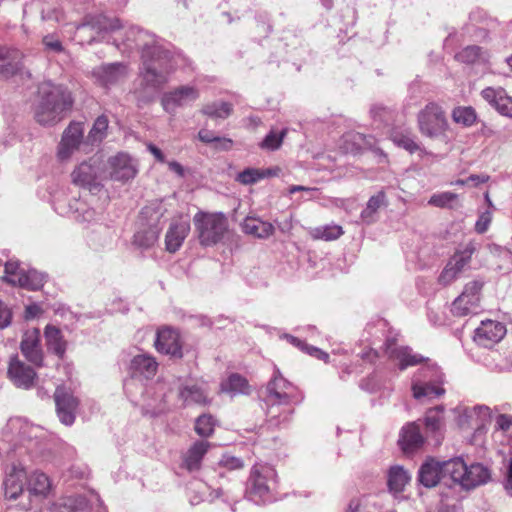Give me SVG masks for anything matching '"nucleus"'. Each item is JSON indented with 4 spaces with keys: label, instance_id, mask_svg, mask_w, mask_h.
<instances>
[{
    "label": "nucleus",
    "instance_id": "obj_1",
    "mask_svg": "<svg viewBox=\"0 0 512 512\" xmlns=\"http://www.w3.org/2000/svg\"><path fill=\"white\" fill-rule=\"evenodd\" d=\"M123 45L126 49L135 48L141 51L140 78L146 90L155 93L168 82L169 75L175 68L174 59L154 35L130 26L125 32Z\"/></svg>",
    "mask_w": 512,
    "mask_h": 512
},
{
    "label": "nucleus",
    "instance_id": "obj_55",
    "mask_svg": "<svg viewBox=\"0 0 512 512\" xmlns=\"http://www.w3.org/2000/svg\"><path fill=\"white\" fill-rule=\"evenodd\" d=\"M459 274L460 272L456 270V268L453 267L450 263H448L439 276V282L443 285H448L453 280H455Z\"/></svg>",
    "mask_w": 512,
    "mask_h": 512
},
{
    "label": "nucleus",
    "instance_id": "obj_18",
    "mask_svg": "<svg viewBox=\"0 0 512 512\" xmlns=\"http://www.w3.org/2000/svg\"><path fill=\"white\" fill-rule=\"evenodd\" d=\"M449 478L446 472V461L439 462L435 459L425 461L418 472V479L422 485L431 488L435 487L441 479Z\"/></svg>",
    "mask_w": 512,
    "mask_h": 512
},
{
    "label": "nucleus",
    "instance_id": "obj_59",
    "mask_svg": "<svg viewBox=\"0 0 512 512\" xmlns=\"http://www.w3.org/2000/svg\"><path fill=\"white\" fill-rule=\"evenodd\" d=\"M346 512H369L366 501L364 499H352L348 505Z\"/></svg>",
    "mask_w": 512,
    "mask_h": 512
},
{
    "label": "nucleus",
    "instance_id": "obj_3",
    "mask_svg": "<svg viewBox=\"0 0 512 512\" xmlns=\"http://www.w3.org/2000/svg\"><path fill=\"white\" fill-rule=\"evenodd\" d=\"M193 224L199 243L204 247L218 244L228 233V219L220 212L199 211L193 216Z\"/></svg>",
    "mask_w": 512,
    "mask_h": 512
},
{
    "label": "nucleus",
    "instance_id": "obj_8",
    "mask_svg": "<svg viewBox=\"0 0 512 512\" xmlns=\"http://www.w3.org/2000/svg\"><path fill=\"white\" fill-rule=\"evenodd\" d=\"M200 97L195 86L181 85L165 92L161 97V105L169 114H175L178 108L191 105Z\"/></svg>",
    "mask_w": 512,
    "mask_h": 512
},
{
    "label": "nucleus",
    "instance_id": "obj_23",
    "mask_svg": "<svg viewBox=\"0 0 512 512\" xmlns=\"http://www.w3.org/2000/svg\"><path fill=\"white\" fill-rule=\"evenodd\" d=\"M481 95L501 115L512 118V97L503 88L487 87L482 90Z\"/></svg>",
    "mask_w": 512,
    "mask_h": 512
},
{
    "label": "nucleus",
    "instance_id": "obj_33",
    "mask_svg": "<svg viewBox=\"0 0 512 512\" xmlns=\"http://www.w3.org/2000/svg\"><path fill=\"white\" fill-rule=\"evenodd\" d=\"M159 235L160 232L157 229L153 230L139 223V227L133 237V244L140 249H150L157 243Z\"/></svg>",
    "mask_w": 512,
    "mask_h": 512
},
{
    "label": "nucleus",
    "instance_id": "obj_22",
    "mask_svg": "<svg viewBox=\"0 0 512 512\" xmlns=\"http://www.w3.org/2000/svg\"><path fill=\"white\" fill-rule=\"evenodd\" d=\"M386 353L391 360L397 361L400 370L415 366L424 361V357L415 354L409 347H397L394 341H388Z\"/></svg>",
    "mask_w": 512,
    "mask_h": 512
},
{
    "label": "nucleus",
    "instance_id": "obj_12",
    "mask_svg": "<svg viewBox=\"0 0 512 512\" xmlns=\"http://www.w3.org/2000/svg\"><path fill=\"white\" fill-rule=\"evenodd\" d=\"M129 369L133 378L125 382L124 388L126 393L132 396V387L136 386L137 384L135 378H152L153 376H155L157 372L158 363L156 362L154 357L148 354H139L132 358Z\"/></svg>",
    "mask_w": 512,
    "mask_h": 512
},
{
    "label": "nucleus",
    "instance_id": "obj_32",
    "mask_svg": "<svg viewBox=\"0 0 512 512\" xmlns=\"http://www.w3.org/2000/svg\"><path fill=\"white\" fill-rule=\"evenodd\" d=\"M89 505V500L84 496H67L53 504L52 512H82Z\"/></svg>",
    "mask_w": 512,
    "mask_h": 512
},
{
    "label": "nucleus",
    "instance_id": "obj_30",
    "mask_svg": "<svg viewBox=\"0 0 512 512\" xmlns=\"http://www.w3.org/2000/svg\"><path fill=\"white\" fill-rule=\"evenodd\" d=\"M411 390L413 397L416 400L433 399L443 395L445 392V390L437 384L431 382H422L420 377L413 379Z\"/></svg>",
    "mask_w": 512,
    "mask_h": 512
},
{
    "label": "nucleus",
    "instance_id": "obj_51",
    "mask_svg": "<svg viewBox=\"0 0 512 512\" xmlns=\"http://www.w3.org/2000/svg\"><path fill=\"white\" fill-rule=\"evenodd\" d=\"M289 339L293 345L298 346L301 350L306 351L309 355L327 362L329 355L326 352L320 350L319 348L308 346L307 344L303 343L301 340L293 336L289 337Z\"/></svg>",
    "mask_w": 512,
    "mask_h": 512
},
{
    "label": "nucleus",
    "instance_id": "obj_7",
    "mask_svg": "<svg viewBox=\"0 0 512 512\" xmlns=\"http://www.w3.org/2000/svg\"><path fill=\"white\" fill-rule=\"evenodd\" d=\"M84 127L80 122H72L64 130L61 141L57 148V157L60 161H68L78 150L88 152L87 147L90 146L87 143V139L83 140Z\"/></svg>",
    "mask_w": 512,
    "mask_h": 512
},
{
    "label": "nucleus",
    "instance_id": "obj_58",
    "mask_svg": "<svg viewBox=\"0 0 512 512\" xmlns=\"http://www.w3.org/2000/svg\"><path fill=\"white\" fill-rule=\"evenodd\" d=\"M242 184H252L256 181V169L248 168L243 172L239 173L236 178Z\"/></svg>",
    "mask_w": 512,
    "mask_h": 512
},
{
    "label": "nucleus",
    "instance_id": "obj_44",
    "mask_svg": "<svg viewBox=\"0 0 512 512\" xmlns=\"http://www.w3.org/2000/svg\"><path fill=\"white\" fill-rule=\"evenodd\" d=\"M232 112V106L227 102H214L202 108V113L214 118H227Z\"/></svg>",
    "mask_w": 512,
    "mask_h": 512
},
{
    "label": "nucleus",
    "instance_id": "obj_57",
    "mask_svg": "<svg viewBox=\"0 0 512 512\" xmlns=\"http://www.w3.org/2000/svg\"><path fill=\"white\" fill-rule=\"evenodd\" d=\"M4 52L0 49V58H4ZM19 69L18 64H12V63H3L0 64V76L1 77H9L17 72Z\"/></svg>",
    "mask_w": 512,
    "mask_h": 512
},
{
    "label": "nucleus",
    "instance_id": "obj_53",
    "mask_svg": "<svg viewBox=\"0 0 512 512\" xmlns=\"http://www.w3.org/2000/svg\"><path fill=\"white\" fill-rule=\"evenodd\" d=\"M42 43L47 52L60 53L63 51V45L55 35H46L43 37Z\"/></svg>",
    "mask_w": 512,
    "mask_h": 512
},
{
    "label": "nucleus",
    "instance_id": "obj_40",
    "mask_svg": "<svg viewBox=\"0 0 512 512\" xmlns=\"http://www.w3.org/2000/svg\"><path fill=\"white\" fill-rule=\"evenodd\" d=\"M344 231L340 225H326L314 228L311 231V236L316 240L333 241L340 238Z\"/></svg>",
    "mask_w": 512,
    "mask_h": 512
},
{
    "label": "nucleus",
    "instance_id": "obj_60",
    "mask_svg": "<svg viewBox=\"0 0 512 512\" xmlns=\"http://www.w3.org/2000/svg\"><path fill=\"white\" fill-rule=\"evenodd\" d=\"M220 464L228 469H238L242 467V461L234 456L224 455Z\"/></svg>",
    "mask_w": 512,
    "mask_h": 512
},
{
    "label": "nucleus",
    "instance_id": "obj_25",
    "mask_svg": "<svg viewBox=\"0 0 512 512\" xmlns=\"http://www.w3.org/2000/svg\"><path fill=\"white\" fill-rule=\"evenodd\" d=\"M167 209L163 202H153L145 206L139 216V223L147 226L150 229H157L158 232L162 230V220Z\"/></svg>",
    "mask_w": 512,
    "mask_h": 512
},
{
    "label": "nucleus",
    "instance_id": "obj_26",
    "mask_svg": "<svg viewBox=\"0 0 512 512\" xmlns=\"http://www.w3.org/2000/svg\"><path fill=\"white\" fill-rule=\"evenodd\" d=\"M26 480L25 470L22 467L13 466L4 481L5 496L9 499H17L24 490Z\"/></svg>",
    "mask_w": 512,
    "mask_h": 512
},
{
    "label": "nucleus",
    "instance_id": "obj_38",
    "mask_svg": "<svg viewBox=\"0 0 512 512\" xmlns=\"http://www.w3.org/2000/svg\"><path fill=\"white\" fill-rule=\"evenodd\" d=\"M108 123V119L105 115H101L95 120L86 138L90 146L99 144L106 137Z\"/></svg>",
    "mask_w": 512,
    "mask_h": 512
},
{
    "label": "nucleus",
    "instance_id": "obj_10",
    "mask_svg": "<svg viewBox=\"0 0 512 512\" xmlns=\"http://www.w3.org/2000/svg\"><path fill=\"white\" fill-rule=\"evenodd\" d=\"M481 289L482 284L480 282H469L465 286L462 294L459 297H457L452 303V314L458 317H463L472 313H477L479 309V293Z\"/></svg>",
    "mask_w": 512,
    "mask_h": 512
},
{
    "label": "nucleus",
    "instance_id": "obj_62",
    "mask_svg": "<svg viewBox=\"0 0 512 512\" xmlns=\"http://www.w3.org/2000/svg\"><path fill=\"white\" fill-rule=\"evenodd\" d=\"M274 231V227L271 223L258 221V238L268 237Z\"/></svg>",
    "mask_w": 512,
    "mask_h": 512
},
{
    "label": "nucleus",
    "instance_id": "obj_54",
    "mask_svg": "<svg viewBox=\"0 0 512 512\" xmlns=\"http://www.w3.org/2000/svg\"><path fill=\"white\" fill-rule=\"evenodd\" d=\"M492 221V213L490 211H485L481 213L478 217V220L475 223V231L478 234L485 233Z\"/></svg>",
    "mask_w": 512,
    "mask_h": 512
},
{
    "label": "nucleus",
    "instance_id": "obj_52",
    "mask_svg": "<svg viewBox=\"0 0 512 512\" xmlns=\"http://www.w3.org/2000/svg\"><path fill=\"white\" fill-rule=\"evenodd\" d=\"M345 140H351L355 149H362L365 147H371L373 144V138L370 136H364L360 133H348L345 135Z\"/></svg>",
    "mask_w": 512,
    "mask_h": 512
},
{
    "label": "nucleus",
    "instance_id": "obj_48",
    "mask_svg": "<svg viewBox=\"0 0 512 512\" xmlns=\"http://www.w3.org/2000/svg\"><path fill=\"white\" fill-rule=\"evenodd\" d=\"M286 136V130H271L268 135L263 139L260 147L269 151H274L280 148L283 139Z\"/></svg>",
    "mask_w": 512,
    "mask_h": 512
},
{
    "label": "nucleus",
    "instance_id": "obj_49",
    "mask_svg": "<svg viewBox=\"0 0 512 512\" xmlns=\"http://www.w3.org/2000/svg\"><path fill=\"white\" fill-rule=\"evenodd\" d=\"M214 419L211 415H201L195 422V431L201 437H208L214 430Z\"/></svg>",
    "mask_w": 512,
    "mask_h": 512
},
{
    "label": "nucleus",
    "instance_id": "obj_61",
    "mask_svg": "<svg viewBox=\"0 0 512 512\" xmlns=\"http://www.w3.org/2000/svg\"><path fill=\"white\" fill-rule=\"evenodd\" d=\"M242 230L247 234H256V218L248 214L242 223Z\"/></svg>",
    "mask_w": 512,
    "mask_h": 512
},
{
    "label": "nucleus",
    "instance_id": "obj_6",
    "mask_svg": "<svg viewBox=\"0 0 512 512\" xmlns=\"http://www.w3.org/2000/svg\"><path fill=\"white\" fill-rule=\"evenodd\" d=\"M45 436V431L42 427L33 425L26 419L15 417L8 420L5 429L4 437L8 442H13L14 445L21 444L27 445L32 448L33 441L35 445L39 439Z\"/></svg>",
    "mask_w": 512,
    "mask_h": 512
},
{
    "label": "nucleus",
    "instance_id": "obj_4",
    "mask_svg": "<svg viewBox=\"0 0 512 512\" xmlns=\"http://www.w3.org/2000/svg\"><path fill=\"white\" fill-rule=\"evenodd\" d=\"M446 472L453 483L465 490H471L484 485L490 479L488 468L479 463L467 466L460 458L446 461Z\"/></svg>",
    "mask_w": 512,
    "mask_h": 512
},
{
    "label": "nucleus",
    "instance_id": "obj_37",
    "mask_svg": "<svg viewBox=\"0 0 512 512\" xmlns=\"http://www.w3.org/2000/svg\"><path fill=\"white\" fill-rule=\"evenodd\" d=\"M47 275L34 269L25 271L18 280V286L30 290H38L43 287L46 282Z\"/></svg>",
    "mask_w": 512,
    "mask_h": 512
},
{
    "label": "nucleus",
    "instance_id": "obj_63",
    "mask_svg": "<svg viewBox=\"0 0 512 512\" xmlns=\"http://www.w3.org/2000/svg\"><path fill=\"white\" fill-rule=\"evenodd\" d=\"M42 313V309L38 304H30L25 308L24 317L26 320L34 319Z\"/></svg>",
    "mask_w": 512,
    "mask_h": 512
},
{
    "label": "nucleus",
    "instance_id": "obj_24",
    "mask_svg": "<svg viewBox=\"0 0 512 512\" xmlns=\"http://www.w3.org/2000/svg\"><path fill=\"white\" fill-rule=\"evenodd\" d=\"M398 443L405 453L418 450L424 444L420 427L415 422L406 424L400 432Z\"/></svg>",
    "mask_w": 512,
    "mask_h": 512
},
{
    "label": "nucleus",
    "instance_id": "obj_39",
    "mask_svg": "<svg viewBox=\"0 0 512 512\" xmlns=\"http://www.w3.org/2000/svg\"><path fill=\"white\" fill-rule=\"evenodd\" d=\"M384 204L385 194L383 192H379L376 195L372 196L368 200L366 208L361 212V219L367 224L374 222V215Z\"/></svg>",
    "mask_w": 512,
    "mask_h": 512
},
{
    "label": "nucleus",
    "instance_id": "obj_35",
    "mask_svg": "<svg viewBox=\"0 0 512 512\" xmlns=\"http://www.w3.org/2000/svg\"><path fill=\"white\" fill-rule=\"evenodd\" d=\"M221 391L231 394H247L249 385L247 380L239 374H231L227 380L221 383Z\"/></svg>",
    "mask_w": 512,
    "mask_h": 512
},
{
    "label": "nucleus",
    "instance_id": "obj_45",
    "mask_svg": "<svg viewBox=\"0 0 512 512\" xmlns=\"http://www.w3.org/2000/svg\"><path fill=\"white\" fill-rule=\"evenodd\" d=\"M425 427L430 432H438L443 426L442 408L436 407L427 411L425 415Z\"/></svg>",
    "mask_w": 512,
    "mask_h": 512
},
{
    "label": "nucleus",
    "instance_id": "obj_41",
    "mask_svg": "<svg viewBox=\"0 0 512 512\" xmlns=\"http://www.w3.org/2000/svg\"><path fill=\"white\" fill-rule=\"evenodd\" d=\"M455 58L465 64H474L480 60H486L488 54L478 46H467L457 53Z\"/></svg>",
    "mask_w": 512,
    "mask_h": 512
},
{
    "label": "nucleus",
    "instance_id": "obj_29",
    "mask_svg": "<svg viewBox=\"0 0 512 512\" xmlns=\"http://www.w3.org/2000/svg\"><path fill=\"white\" fill-rule=\"evenodd\" d=\"M210 444L206 441L195 442L184 456V467L192 472L200 469L201 461L207 453Z\"/></svg>",
    "mask_w": 512,
    "mask_h": 512
},
{
    "label": "nucleus",
    "instance_id": "obj_17",
    "mask_svg": "<svg viewBox=\"0 0 512 512\" xmlns=\"http://www.w3.org/2000/svg\"><path fill=\"white\" fill-rule=\"evenodd\" d=\"M155 347L158 352L172 357H182V346L179 333L169 327H163L157 331Z\"/></svg>",
    "mask_w": 512,
    "mask_h": 512
},
{
    "label": "nucleus",
    "instance_id": "obj_36",
    "mask_svg": "<svg viewBox=\"0 0 512 512\" xmlns=\"http://www.w3.org/2000/svg\"><path fill=\"white\" fill-rule=\"evenodd\" d=\"M428 204L447 209H455L461 206L458 195L449 191L433 194L428 200Z\"/></svg>",
    "mask_w": 512,
    "mask_h": 512
},
{
    "label": "nucleus",
    "instance_id": "obj_50",
    "mask_svg": "<svg viewBox=\"0 0 512 512\" xmlns=\"http://www.w3.org/2000/svg\"><path fill=\"white\" fill-rule=\"evenodd\" d=\"M23 273H25V270L20 268L17 262L8 261L5 264L3 279L12 285H18L17 279H20Z\"/></svg>",
    "mask_w": 512,
    "mask_h": 512
},
{
    "label": "nucleus",
    "instance_id": "obj_16",
    "mask_svg": "<svg viewBox=\"0 0 512 512\" xmlns=\"http://www.w3.org/2000/svg\"><path fill=\"white\" fill-rule=\"evenodd\" d=\"M506 334L505 326L497 321H482L475 330L474 340L483 347H491L498 343Z\"/></svg>",
    "mask_w": 512,
    "mask_h": 512
},
{
    "label": "nucleus",
    "instance_id": "obj_19",
    "mask_svg": "<svg viewBox=\"0 0 512 512\" xmlns=\"http://www.w3.org/2000/svg\"><path fill=\"white\" fill-rule=\"evenodd\" d=\"M93 76L102 86L108 87L126 79L128 69L122 63L104 64L94 68Z\"/></svg>",
    "mask_w": 512,
    "mask_h": 512
},
{
    "label": "nucleus",
    "instance_id": "obj_2",
    "mask_svg": "<svg viewBox=\"0 0 512 512\" xmlns=\"http://www.w3.org/2000/svg\"><path fill=\"white\" fill-rule=\"evenodd\" d=\"M72 105L71 93L65 86L51 81L43 82L38 87L34 118L42 126H53L64 118Z\"/></svg>",
    "mask_w": 512,
    "mask_h": 512
},
{
    "label": "nucleus",
    "instance_id": "obj_47",
    "mask_svg": "<svg viewBox=\"0 0 512 512\" xmlns=\"http://www.w3.org/2000/svg\"><path fill=\"white\" fill-rule=\"evenodd\" d=\"M391 140L393 141V143L395 145L405 149L409 153H414V152H417V151L423 152L421 147L409 135L402 134V133H399V132H394L391 135Z\"/></svg>",
    "mask_w": 512,
    "mask_h": 512
},
{
    "label": "nucleus",
    "instance_id": "obj_56",
    "mask_svg": "<svg viewBox=\"0 0 512 512\" xmlns=\"http://www.w3.org/2000/svg\"><path fill=\"white\" fill-rule=\"evenodd\" d=\"M12 313L10 309L0 300V329L8 327L11 323Z\"/></svg>",
    "mask_w": 512,
    "mask_h": 512
},
{
    "label": "nucleus",
    "instance_id": "obj_43",
    "mask_svg": "<svg viewBox=\"0 0 512 512\" xmlns=\"http://www.w3.org/2000/svg\"><path fill=\"white\" fill-rule=\"evenodd\" d=\"M452 119L457 124L469 127L476 122L477 115L472 107H457L452 112Z\"/></svg>",
    "mask_w": 512,
    "mask_h": 512
},
{
    "label": "nucleus",
    "instance_id": "obj_64",
    "mask_svg": "<svg viewBox=\"0 0 512 512\" xmlns=\"http://www.w3.org/2000/svg\"><path fill=\"white\" fill-rule=\"evenodd\" d=\"M281 172L280 167L275 166L267 169H258V180L265 179V178H271L276 177Z\"/></svg>",
    "mask_w": 512,
    "mask_h": 512
},
{
    "label": "nucleus",
    "instance_id": "obj_5",
    "mask_svg": "<svg viewBox=\"0 0 512 512\" xmlns=\"http://www.w3.org/2000/svg\"><path fill=\"white\" fill-rule=\"evenodd\" d=\"M418 127L422 135L438 139L446 136L449 124L444 110L435 103H429L418 114Z\"/></svg>",
    "mask_w": 512,
    "mask_h": 512
},
{
    "label": "nucleus",
    "instance_id": "obj_31",
    "mask_svg": "<svg viewBox=\"0 0 512 512\" xmlns=\"http://www.w3.org/2000/svg\"><path fill=\"white\" fill-rule=\"evenodd\" d=\"M179 397L186 405L208 403L207 392L203 384L185 385L179 390Z\"/></svg>",
    "mask_w": 512,
    "mask_h": 512
},
{
    "label": "nucleus",
    "instance_id": "obj_34",
    "mask_svg": "<svg viewBox=\"0 0 512 512\" xmlns=\"http://www.w3.org/2000/svg\"><path fill=\"white\" fill-rule=\"evenodd\" d=\"M409 481L410 475L403 467L394 466L390 468L387 483L392 493L397 494L402 492Z\"/></svg>",
    "mask_w": 512,
    "mask_h": 512
},
{
    "label": "nucleus",
    "instance_id": "obj_13",
    "mask_svg": "<svg viewBox=\"0 0 512 512\" xmlns=\"http://www.w3.org/2000/svg\"><path fill=\"white\" fill-rule=\"evenodd\" d=\"M54 400L59 420L64 425L71 426L75 421L78 399L67 388L59 386L55 390Z\"/></svg>",
    "mask_w": 512,
    "mask_h": 512
},
{
    "label": "nucleus",
    "instance_id": "obj_9",
    "mask_svg": "<svg viewBox=\"0 0 512 512\" xmlns=\"http://www.w3.org/2000/svg\"><path fill=\"white\" fill-rule=\"evenodd\" d=\"M71 177L74 184L92 193L99 191L102 186L103 176L96 160L82 162L73 170Z\"/></svg>",
    "mask_w": 512,
    "mask_h": 512
},
{
    "label": "nucleus",
    "instance_id": "obj_28",
    "mask_svg": "<svg viewBox=\"0 0 512 512\" xmlns=\"http://www.w3.org/2000/svg\"><path fill=\"white\" fill-rule=\"evenodd\" d=\"M52 488L49 477L40 471L33 472L28 479V492L31 496L45 498Z\"/></svg>",
    "mask_w": 512,
    "mask_h": 512
},
{
    "label": "nucleus",
    "instance_id": "obj_46",
    "mask_svg": "<svg viewBox=\"0 0 512 512\" xmlns=\"http://www.w3.org/2000/svg\"><path fill=\"white\" fill-rule=\"evenodd\" d=\"M200 141L204 143H213L216 148L228 150L232 146V141L228 138L215 136L211 131L202 129L198 133Z\"/></svg>",
    "mask_w": 512,
    "mask_h": 512
},
{
    "label": "nucleus",
    "instance_id": "obj_27",
    "mask_svg": "<svg viewBox=\"0 0 512 512\" xmlns=\"http://www.w3.org/2000/svg\"><path fill=\"white\" fill-rule=\"evenodd\" d=\"M44 337L47 349L59 358H63L66 352L67 342L61 330L54 325L48 324L44 329Z\"/></svg>",
    "mask_w": 512,
    "mask_h": 512
},
{
    "label": "nucleus",
    "instance_id": "obj_14",
    "mask_svg": "<svg viewBox=\"0 0 512 512\" xmlns=\"http://www.w3.org/2000/svg\"><path fill=\"white\" fill-rule=\"evenodd\" d=\"M109 177L115 181L132 180L138 173L135 161L126 153H118L108 159Z\"/></svg>",
    "mask_w": 512,
    "mask_h": 512
},
{
    "label": "nucleus",
    "instance_id": "obj_11",
    "mask_svg": "<svg viewBox=\"0 0 512 512\" xmlns=\"http://www.w3.org/2000/svg\"><path fill=\"white\" fill-rule=\"evenodd\" d=\"M7 377L17 388L29 390L33 387L37 374L31 366L15 355L9 359Z\"/></svg>",
    "mask_w": 512,
    "mask_h": 512
},
{
    "label": "nucleus",
    "instance_id": "obj_42",
    "mask_svg": "<svg viewBox=\"0 0 512 512\" xmlns=\"http://www.w3.org/2000/svg\"><path fill=\"white\" fill-rule=\"evenodd\" d=\"M475 251V244L470 242L463 248V250L455 253V255L453 256L449 263L461 273L464 267L469 263Z\"/></svg>",
    "mask_w": 512,
    "mask_h": 512
},
{
    "label": "nucleus",
    "instance_id": "obj_20",
    "mask_svg": "<svg viewBox=\"0 0 512 512\" xmlns=\"http://www.w3.org/2000/svg\"><path fill=\"white\" fill-rule=\"evenodd\" d=\"M268 401L273 404H287L296 396L295 387L281 376H275L267 386Z\"/></svg>",
    "mask_w": 512,
    "mask_h": 512
},
{
    "label": "nucleus",
    "instance_id": "obj_21",
    "mask_svg": "<svg viewBox=\"0 0 512 512\" xmlns=\"http://www.w3.org/2000/svg\"><path fill=\"white\" fill-rule=\"evenodd\" d=\"M190 232L188 220L173 221L165 235V249L169 253H175L180 249Z\"/></svg>",
    "mask_w": 512,
    "mask_h": 512
},
{
    "label": "nucleus",
    "instance_id": "obj_15",
    "mask_svg": "<svg viewBox=\"0 0 512 512\" xmlns=\"http://www.w3.org/2000/svg\"><path fill=\"white\" fill-rule=\"evenodd\" d=\"M20 350L24 357L35 366H42L44 353L41 346L40 331L37 328L29 329L24 332Z\"/></svg>",
    "mask_w": 512,
    "mask_h": 512
}]
</instances>
